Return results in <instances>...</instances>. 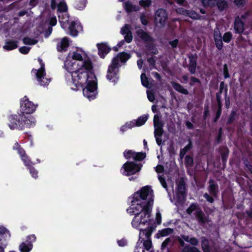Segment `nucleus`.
I'll return each mask as SVG.
<instances>
[{"label":"nucleus","instance_id":"9","mask_svg":"<svg viewBox=\"0 0 252 252\" xmlns=\"http://www.w3.org/2000/svg\"><path fill=\"white\" fill-rule=\"evenodd\" d=\"M177 196L181 199H184L186 197V183L183 178H179L176 181Z\"/></svg>","mask_w":252,"mask_h":252},{"label":"nucleus","instance_id":"50","mask_svg":"<svg viewBox=\"0 0 252 252\" xmlns=\"http://www.w3.org/2000/svg\"><path fill=\"white\" fill-rule=\"evenodd\" d=\"M124 154L125 158H126L127 159L131 158L134 159V157L135 155V152L131 150H128L126 152H124Z\"/></svg>","mask_w":252,"mask_h":252},{"label":"nucleus","instance_id":"4","mask_svg":"<svg viewBox=\"0 0 252 252\" xmlns=\"http://www.w3.org/2000/svg\"><path fill=\"white\" fill-rule=\"evenodd\" d=\"M153 190L151 187L146 186L143 187L140 190L133 194V198L139 199L144 202L149 206H152L153 204Z\"/></svg>","mask_w":252,"mask_h":252},{"label":"nucleus","instance_id":"56","mask_svg":"<svg viewBox=\"0 0 252 252\" xmlns=\"http://www.w3.org/2000/svg\"><path fill=\"white\" fill-rule=\"evenodd\" d=\"M177 12L178 13L187 16V14H188V10L185 9L183 8H179L177 9Z\"/></svg>","mask_w":252,"mask_h":252},{"label":"nucleus","instance_id":"43","mask_svg":"<svg viewBox=\"0 0 252 252\" xmlns=\"http://www.w3.org/2000/svg\"><path fill=\"white\" fill-rule=\"evenodd\" d=\"M192 148V143L190 140H189V143L185 146L183 149H182L180 151V156L183 157L186 154V153L190 150Z\"/></svg>","mask_w":252,"mask_h":252},{"label":"nucleus","instance_id":"16","mask_svg":"<svg viewBox=\"0 0 252 252\" xmlns=\"http://www.w3.org/2000/svg\"><path fill=\"white\" fill-rule=\"evenodd\" d=\"M208 184V190L210 194L215 197H217L219 191L218 185L212 179L209 180Z\"/></svg>","mask_w":252,"mask_h":252},{"label":"nucleus","instance_id":"53","mask_svg":"<svg viewBox=\"0 0 252 252\" xmlns=\"http://www.w3.org/2000/svg\"><path fill=\"white\" fill-rule=\"evenodd\" d=\"M234 3L238 7H242L246 3V0H234Z\"/></svg>","mask_w":252,"mask_h":252},{"label":"nucleus","instance_id":"63","mask_svg":"<svg viewBox=\"0 0 252 252\" xmlns=\"http://www.w3.org/2000/svg\"><path fill=\"white\" fill-rule=\"evenodd\" d=\"M156 170L157 172H158V173H162L164 171L163 166L161 165H158L156 167Z\"/></svg>","mask_w":252,"mask_h":252},{"label":"nucleus","instance_id":"24","mask_svg":"<svg viewBox=\"0 0 252 252\" xmlns=\"http://www.w3.org/2000/svg\"><path fill=\"white\" fill-rule=\"evenodd\" d=\"M124 5V8L127 13L138 11L140 9V7L138 6L132 4L129 1L125 2Z\"/></svg>","mask_w":252,"mask_h":252},{"label":"nucleus","instance_id":"57","mask_svg":"<svg viewBox=\"0 0 252 252\" xmlns=\"http://www.w3.org/2000/svg\"><path fill=\"white\" fill-rule=\"evenodd\" d=\"M158 179L163 187L166 189V190H167V187L164 178L162 177L161 176H159Z\"/></svg>","mask_w":252,"mask_h":252},{"label":"nucleus","instance_id":"41","mask_svg":"<svg viewBox=\"0 0 252 252\" xmlns=\"http://www.w3.org/2000/svg\"><path fill=\"white\" fill-rule=\"evenodd\" d=\"M179 44V40L175 39L173 40H170L168 42V47L169 49H174L178 47Z\"/></svg>","mask_w":252,"mask_h":252},{"label":"nucleus","instance_id":"45","mask_svg":"<svg viewBox=\"0 0 252 252\" xmlns=\"http://www.w3.org/2000/svg\"><path fill=\"white\" fill-rule=\"evenodd\" d=\"M199 209L198 208V205L196 203H192L189 207L187 209V213L189 215H190L193 211H196L197 209Z\"/></svg>","mask_w":252,"mask_h":252},{"label":"nucleus","instance_id":"60","mask_svg":"<svg viewBox=\"0 0 252 252\" xmlns=\"http://www.w3.org/2000/svg\"><path fill=\"white\" fill-rule=\"evenodd\" d=\"M30 49V48H29V47L23 46V47H21L19 49V51L21 53L26 54H27L29 52Z\"/></svg>","mask_w":252,"mask_h":252},{"label":"nucleus","instance_id":"14","mask_svg":"<svg viewBox=\"0 0 252 252\" xmlns=\"http://www.w3.org/2000/svg\"><path fill=\"white\" fill-rule=\"evenodd\" d=\"M19 116H20L21 118L20 125H21V129L29 128L34 125V122L32 120L33 119L31 118V116L26 117L25 114H20Z\"/></svg>","mask_w":252,"mask_h":252},{"label":"nucleus","instance_id":"29","mask_svg":"<svg viewBox=\"0 0 252 252\" xmlns=\"http://www.w3.org/2000/svg\"><path fill=\"white\" fill-rule=\"evenodd\" d=\"M182 238L184 239V241L187 242L189 243L193 246H197L198 244V240L195 237H190L189 236L185 235H181Z\"/></svg>","mask_w":252,"mask_h":252},{"label":"nucleus","instance_id":"25","mask_svg":"<svg viewBox=\"0 0 252 252\" xmlns=\"http://www.w3.org/2000/svg\"><path fill=\"white\" fill-rule=\"evenodd\" d=\"M97 46L98 49V54L101 58H103L105 55L109 52L110 49L106 45L103 43L97 44Z\"/></svg>","mask_w":252,"mask_h":252},{"label":"nucleus","instance_id":"19","mask_svg":"<svg viewBox=\"0 0 252 252\" xmlns=\"http://www.w3.org/2000/svg\"><path fill=\"white\" fill-rule=\"evenodd\" d=\"M244 23L242 21L240 17L236 18L234 23V30L236 32L241 33L244 30Z\"/></svg>","mask_w":252,"mask_h":252},{"label":"nucleus","instance_id":"10","mask_svg":"<svg viewBox=\"0 0 252 252\" xmlns=\"http://www.w3.org/2000/svg\"><path fill=\"white\" fill-rule=\"evenodd\" d=\"M188 58L189 63L184 67H187L190 74H194L196 70L197 55L196 54H190L188 55Z\"/></svg>","mask_w":252,"mask_h":252},{"label":"nucleus","instance_id":"51","mask_svg":"<svg viewBox=\"0 0 252 252\" xmlns=\"http://www.w3.org/2000/svg\"><path fill=\"white\" fill-rule=\"evenodd\" d=\"M185 163L187 166H191L193 164V159L190 156H186L185 158Z\"/></svg>","mask_w":252,"mask_h":252},{"label":"nucleus","instance_id":"55","mask_svg":"<svg viewBox=\"0 0 252 252\" xmlns=\"http://www.w3.org/2000/svg\"><path fill=\"white\" fill-rule=\"evenodd\" d=\"M147 61L148 62V63H149V64L150 65L151 69H152L155 67L156 61L154 59V58L151 57V58H148L147 60Z\"/></svg>","mask_w":252,"mask_h":252},{"label":"nucleus","instance_id":"54","mask_svg":"<svg viewBox=\"0 0 252 252\" xmlns=\"http://www.w3.org/2000/svg\"><path fill=\"white\" fill-rule=\"evenodd\" d=\"M204 197L206 199L207 201H208L210 203H213L214 201V200L212 196H211L210 195H209L208 193H204L203 195Z\"/></svg>","mask_w":252,"mask_h":252},{"label":"nucleus","instance_id":"58","mask_svg":"<svg viewBox=\"0 0 252 252\" xmlns=\"http://www.w3.org/2000/svg\"><path fill=\"white\" fill-rule=\"evenodd\" d=\"M223 74L225 78L229 77L228 69L226 64L223 65Z\"/></svg>","mask_w":252,"mask_h":252},{"label":"nucleus","instance_id":"39","mask_svg":"<svg viewBox=\"0 0 252 252\" xmlns=\"http://www.w3.org/2000/svg\"><path fill=\"white\" fill-rule=\"evenodd\" d=\"M186 16H188L193 19H199L201 17L200 15L193 10H188Z\"/></svg>","mask_w":252,"mask_h":252},{"label":"nucleus","instance_id":"12","mask_svg":"<svg viewBox=\"0 0 252 252\" xmlns=\"http://www.w3.org/2000/svg\"><path fill=\"white\" fill-rule=\"evenodd\" d=\"M21 109L22 111L21 114L32 113L35 109V106L33 103L28 99L23 100L21 104Z\"/></svg>","mask_w":252,"mask_h":252},{"label":"nucleus","instance_id":"47","mask_svg":"<svg viewBox=\"0 0 252 252\" xmlns=\"http://www.w3.org/2000/svg\"><path fill=\"white\" fill-rule=\"evenodd\" d=\"M58 9L60 12H66L67 5L64 1L61 2L58 6Z\"/></svg>","mask_w":252,"mask_h":252},{"label":"nucleus","instance_id":"26","mask_svg":"<svg viewBox=\"0 0 252 252\" xmlns=\"http://www.w3.org/2000/svg\"><path fill=\"white\" fill-rule=\"evenodd\" d=\"M173 245V239L171 237H168L162 242L161 246V249L162 250H164L166 249L168 251L169 248H171Z\"/></svg>","mask_w":252,"mask_h":252},{"label":"nucleus","instance_id":"8","mask_svg":"<svg viewBox=\"0 0 252 252\" xmlns=\"http://www.w3.org/2000/svg\"><path fill=\"white\" fill-rule=\"evenodd\" d=\"M168 18V14L166 11L163 8L158 9L155 16V21L157 25L160 27H164Z\"/></svg>","mask_w":252,"mask_h":252},{"label":"nucleus","instance_id":"52","mask_svg":"<svg viewBox=\"0 0 252 252\" xmlns=\"http://www.w3.org/2000/svg\"><path fill=\"white\" fill-rule=\"evenodd\" d=\"M177 240L178 242H179L180 246L181 247H183V248H184L187 245L185 244V243L184 242V239H183L182 238L181 235H180V236H178L177 237Z\"/></svg>","mask_w":252,"mask_h":252},{"label":"nucleus","instance_id":"59","mask_svg":"<svg viewBox=\"0 0 252 252\" xmlns=\"http://www.w3.org/2000/svg\"><path fill=\"white\" fill-rule=\"evenodd\" d=\"M140 21L142 24L147 25L148 24V20H147L145 15L144 14H141L140 15Z\"/></svg>","mask_w":252,"mask_h":252},{"label":"nucleus","instance_id":"15","mask_svg":"<svg viewBox=\"0 0 252 252\" xmlns=\"http://www.w3.org/2000/svg\"><path fill=\"white\" fill-rule=\"evenodd\" d=\"M45 75L43 67L39 69L36 73L37 79L41 86L47 85L50 82V80L45 77Z\"/></svg>","mask_w":252,"mask_h":252},{"label":"nucleus","instance_id":"30","mask_svg":"<svg viewBox=\"0 0 252 252\" xmlns=\"http://www.w3.org/2000/svg\"><path fill=\"white\" fill-rule=\"evenodd\" d=\"M173 232V229L170 228H166L161 230L158 231L157 233V236L158 238L159 237H165L171 234Z\"/></svg>","mask_w":252,"mask_h":252},{"label":"nucleus","instance_id":"38","mask_svg":"<svg viewBox=\"0 0 252 252\" xmlns=\"http://www.w3.org/2000/svg\"><path fill=\"white\" fill-rule=\"evenodd\" d=\"M160 116L158 115H155L154 117V127L158 126H163V123L160 120Z\"/></svg>","mask_w":252,"mask_h":252},{"label":"nucleus","instance_id":"7","mask_svg":"<svg viewBox=\"0 0 252 252\" xmlns=\"http://www.w3.org/2000/svg\"><path fill=\"white\" fill-rule=\"evenodd\" d=\"M96 83L95 80H89L86 87L83 89V93L85 96L89 99H93L95 97Z\"/></svg>","mask_w":252,"mask_h":252},{"label":"nucleus","instance_id":"49","mask_svg":"<svg viewBox=\"0 0 252 252\" xmlns=\"http://www.w3.org/2000/svg\"><path fill=\"white\" fill-rule=\"evenodd\" d=\"M146 157V155L143 153H135V155L134 157V159L136 160H141L143 159Z\"/></svg>","mask_w":252,"mask_h":252},{"label":"nucleus","instance_id":"27","mask_svg":"<svg viewBox=\"0 0 252 252\" xmlns=\"http://www.w3.org/2000/svg\"><path fill=\"white\" fill-rule=\"evenodd\" d=\"M32 248V245L31 242L27 241L23 242L20 246V249L21 252H29Z\"/></svg>","mask_w":252,"mask_h":252},{"label":"nucleus","instance_id":"36","mask_svg":"<svg viewBox=\"0 0 252 252\" xmlns=\"http://www.w3.org/2000/svg\"><path fill=\"white\" fill-rule=\"evenodd\" d=\"M148 118V115H144L139 117L136 121V126H139L144 125Z\"/></svg>","mask_w":252,"mask_h":252},{"label":"nucleus","instance_id":"11","mask_svg":"<svg viewBox=\"0 0 252 252\" xmlns=\"http://www.w3.org/2000/svg\"><path fill=\"white\" fill-rule=\"evenodd\" d=\"M126 172V176L134 174L139 172L141 169L139 165L135 164L132 162H127L123 165Z\"/></svg>","mask_w":252,"mask_h":252},{"label":"nucleus","instance_id":"23","mask_svg":"<svg viewBox=\"0 0 252 252\" xmlns=\"http://www.w3.org/2000/svg\"><path fill=\"white\" fill-rule=\"evenodd\" d=\"M69 46V40L66 37L63 38L57 45L59 51H65Z\"/></svg>","mask_w":252,"mask_h":252},{"label":"nucleus","instance_id":"37","mask_svg":"<svg viewBox=\"0 0 252 252\" xmlns=\"http://www.w3.org/2000/svg\"><path fill=\"white\" fill-rule=\"evenodd\" d=\"M181 252H200V251L195 247H191L187 245L182 249Z\"/></svg>","mask_w":252,"mask_h":252},{"label":"nucleus","instance_id":"48","mask_svg":"<svg viewBox=\"0 0 252 252\" xmlns=\"http://www.w3.org/2000/svg\"><path fill=\"white\" fill-rule=\"evenodd\" d=\"M223 40L226 43H229L232 39V34L230 32L225 33L222 37Z\"/></svg>","mask_w":252,"mask_h":252},{"label":"nucleus","instance_id":"33","mask_svg":"<svg viewBox=\"0 0 252 252\" xmlns=\"http://www.w3.org/2000/svg\"><path fill=\"white\" fill-rule=\"evenodd\" d=\"M77 24L74 22H72L69 26V29L70 34L72 36H76L78 34V30L79 29V26L76 27Z\"/></svg>","mask_w":252,"mask_h":252},{"label":"nucleus","instance_id":"20","mask_svg":"<svg viewBox=\"0 0 252 252\" xmlns=\"http://www.w3.org/2000/svg\"><path fill=\"white\" fill-rule=\"evenodd\" d=\"M10 123L9 124V126L11 129L15 128L19 125L21 127V125L20 116L19 115H14L12 116L10 118Z\"/></svg>","mask_w":252,"mask_h":252},{"label":"nucleus","instance_id":"40","mask_svg":"<svg viewBox=\"0 0 252 252\" xmlns=\"http://www.w3.org/2000/svg\"><path fill=\"white\" fill-rule=\"evenodd\" d=\"M72 58L73 60L79 61V62L78 63H79L81 62L89 60V59L83 60L82 55L77 52H72Z\"/></svg>","mask_w":252,"mask_h":252},{"label":"nucleus","instance_id":"5","mask_svg":"<svg viewBox=\"0 0 252 252\" xmlns=\"http://www.w3.org/2000/svg\"><path fill=\"white\" fill-rule=\"evenodd\" d=\"M131 203L130 208L127 209V212L132 215L141 214L145 211L150 213L151 212L152 206H148V204L139 199L133 198Z\"/></svg>","mask_w":252,"mask_h":252},{"label":"nucleus","instance_id":"44","mask_svg":"<svg viewBox=\"0 0 252 252\" xmlns=\"http://www.w3.org/2000/svg\"><path fill=\"white\" fill-rule=\"evenodd\" d=\"M23 43L27 45H34L37 43V40L30 38L29 37H25L23 39Z\"/></svg>","mask_w":252,"mask_h":252},{"label":"nucleus","instance_id":"2","mask_svg":"<svg viewBox=\"0 0 252 252\" xmlns=\"http://www.w3.org/2000/svg\"><path fill=\"white\" fill-rule=\"evenodd\" d=\"M130 57V55L125 52H122L115 57L109 65L107 71V78L115 82L117 79L116 76L118 72V69L121 66L119 62L125 63Z\"/></svg>","mask_w":252,"mask_h":252},{"label":"nucleus","instance_id":"21","mask_svg":"<svg viewBox=\"0 0 252 252\" xmlns=\"http://www.w3.org/2000/svg\"><path fill=\"white\" fill-rule=\"evenodd\" d=\"M163 133V126H158L155 127V137L156 138V142L158 145H160L162 143L161 136Z\"/></svg>","mask_w":252,"mask_h":252},{"label":"nucleus","instance_id":"6","mask_svg":"<svg viewBox=\"0 0 252 252\" xmlns=\"http://www.w3.org/2000/svg\"><path fill=\"white\" fill-rule=\"evenodd\" d=\"M134 216H135L131 222V224L133 227L138 228L140 230V232H141V230H143L146 229L143 228L142 227L143 225L147 224L148 225V227H150L149 218L151 216L150 213H148L147 211H145L144 212H142L141 214L135 215ZM151 226V225H150V226Z\"/></svg>","mask_w":252,"mask_h":252},{"label":"nucleus","instance_id":"17","mask_svg":"<svg viewBox=\"0 0 252 252\" xmlns=\"http://www.w3.org/2000/svg\"><path fill=\"white\" fill-rule=\"evenodd\" d=\"M130 28L131 27L130 25L126 24L121 30V33L125 35V39L127 43H130L132 40V35L130 31Z\"/></svg>","mask_w":252,"mask_h":252},{"label":"nucleus","instance_id":"3","mask_svg":"<svg viewBox=\"0 0 252 252\" xmlns=\"http://www.w3.org/2000/svg\"><path fill=\"white\" fill-rule=\"evenodd\" d=\"M154 228L151 226L147 229L141 230L139 233V241L137 243V249L138 252H144V249L149 251L152 246V241L150 237Z\"/></svg>","mask_w":252,"mask_h":252},{"label":"nucleus","instance_id":"1","mask_svg":"<svg viewBox=\"0 0 252 252\" xmlns=\"http://www.w3.org/2000/svg\"><path fill=\"white\" fill-rule=\"evenodd\" d=\"M69 61H66L64 66L71 73L73 83L76 87H83L89 80H95V77L91 72L93 66L90 60L81 62L76 64Z\"/></svg>","mask_w":252,"mask_h":252},{"label":"nucleus","instance_id":"22","mask_svg":"<svg viewBox=\"0 0 252 252\" xmlns=\"http://www.w3.org/2000/svg\"><path fill=\"white\" fill-rule=\"evenodd\" d=\"M138 36L144 42H150L153 41V38L143 30L139 29L136 32Z\"/></svg>","mask_w":252,"mask_h":252},{"label":"nucleus","instance_id":"31","mask_svg":"<svg viewBox=\"0 0 252 252\" xmlns=\"http://www.w3.org/2000/svg\"><path fill=\"white\" fill-rule=\"evenodd\" d=\"M201 246L204 252H210L209 241L204 237L201 238Z\"/></svg>","mask_w":252,"mask_h":252},{"label":"nucleus","instance_id":"34","mask_svg":"<svg viewBox=\"0 0 252 252\" xmlns=\"http://www.w3.org/2000/svg\"><path fill=\"white\" fill-rule=\"evenodd\" d=\"M216 5L220 11H223L228 6V3L225 0H217Z\"/></svg>","mask_w":252,"mask_h":252},{"label":"nucleus","instance_id":"61","mask_svg":"<svg viewBox=\"0 0 252 252\" xmlns=\"http://www.w3.org/2000/svg\"><path fill=\"white\" fill-rule=\"evenodd\" d=\"M147 97L148 99L151 102L154 101L155 100V96L154 94L150 91H147Z\"/></svg>","mask_w":252,"mask_h":252},{"label":"nucleus","instance_id":"35","mask_svg":"<svg viewBox=\"0 0 252 252\" xmlns=\"http://www.w3.org/2000/svg\"><path fill=\"white\" fill-rule=\"evenodd\" d=\"M17 47V42L14 41H10L7 42L3 46V48L7 50H11Z\"/></svg>","mask_w":252,"mask_h":252},{"label":"nucleus","instance_id":"28","mask_svg":"<svg viewBox=\"0 0 252 252\" xmlns=\"http://www.w3.org/2000/svg\"><path fill=\"white\" fill-rule=\"evenodd\" d=\"M172 86L173 87V88L177 91L185 94H188L189 92L188 90L186 89H185L181 85H180L179 83H177L175 82H172L171 83Z\"/></svg>","mask_w":252,"mask_h":252},{"label":"nucleus","instance_id":"32","mask_svg":"<svg viewBox=\"0 0 252 252\" xmlns=\"http://www.w3.org/2000/svg\"><path fill=\"white\" fill-rule=\"evenodd\" d=\"M217 3V0H201V3L204 7H214Z\"/></svg>","mask_w":252,"mask_h":252},{"label":"nucleus","instance_id":"18","mask_svg":"<svg viewBox=\"0 0 252 252\" xmlns=\"http://www.w3.org/2000/svg\"><path fill=\"white\" fill-rule=\"evenodd\" d=\"M214 38L216 47L219 50H221L223 46L222 37L219 29L214 30Z\"/></svg>","mask_w":252,"mask_h":252},{"label":"nucleus","instance_id":"46","mask_svg":"<svg viewBox=\"0 0 252 252\" xmlns=\"http://www.w3.org/2000/svg\"><path fill=\"white\" fill-rule=\"evenodd\" d=\"M141 80L142 84L146 88L149 87V81L145 73H142L141 75Z\"/></svg>","mask_w":252,"mask_h":252},{"label":"nucleus","instance_id":"13","mask_svg":"<svg viewBox=\"0 0 252 252\" xmlns=\"http://www.w3.org/2000/svg\"><path fill=\"white\" fill-rule=\"evenodd\" d=\"M195 216L198 223L201 225L208 223L210 221L209 216L206 215L201 209L196 210L195 212Z\"/></svg>","mask_w":252,"mask_h":252},{"label":"nucleus","instance_id":"64","mask_svg":"<svg viewBox=\"0 0 252 252\" xmlns=\"http://www.w3.org/2000/svg\"><path fill=\"white\" fill-rule=\"evenodd\" d=\"M221 109H220V108H218V110L217 112V113H216V117L214 119V121L216 122L218 120V119H219V118L220 117V114H221Z\"/></svg>","mask_w":252,"mask_h":252},{"label":"nucleus","instance_id":"62","mask_svg":"<svg viewBox=\"0 0 252 252\" xmlns=\"http://www.w3.org/2000/svg\"><path fill=\"white\" fill-rule=\"evenodd\" d=\"M190 79V80H191V82L190 83V85L191 86H193V84L194 83H199V84L201 83L200 81L198 79H197V78H195L194 77L191 76Z\"/></svg>","mask_w":252,"mask_h":252},{"label":"nucleus","instance_id":"42","mask_svg":"<svg viewBox=\"0 0 252 252\" xmlns=\"http://www.w3.org/2000/svg\"><path fill=\"white\" fill-rule=\"evenodd\" d=\"M139 4L143 8L150 7L152 4L151 0H140L139 1Z\"/></svg>","mask_w":252,"mask_h":252}]
</instances>
